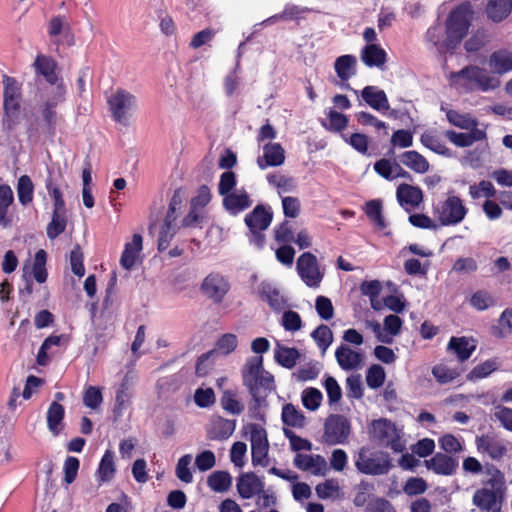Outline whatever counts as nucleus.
<instances>
[{"label": "nucleus", "mask_w": 512, "mask_h": 512, "mask_svg": "<svg viewBox=\"0 0 512 512\" xmlns=\"http://www.w3.org/2000/svg\"><path fill=\"white\" fill-rule=\"evenodd\" d=\"M472 18L473 10L468 2L458 5L449 13L445 22L446 39L443 40L440 53L456 49L467 35Z\"/></svg>", "instance_id": "obj_1"}, {"label": "nucleus", "mask_w": 512, "mask_h": 512, "mask_svg": "<svg viewBox=\"0 0 512 512\" xmlns=\"http://www.w3.org/2000/svg\"><path fill=\"white\" fill-rule=\"evenodd\" d=\"M243 383L248 388L254 401L260 405L264 400V392L274 388L273 376L263 369V357L253 356L246 360L242 369Z\"/></svg>", "instance_id": "obj_2"}, {"label": "nucleus", "mask_w": 512, "mask_h": 512, "mask_svg": "<svg viewBox=\"0 0 512 512\" xmlns=\"http://www.w3.org/2000/svg\"><path fill=\"white\" fill-rule=\"evenodd\" d=\"M450 80L453 84H458L461 80H464L467 85H472L473 88L482 92L495 90L501 84L498 77L476 65H468L460 71L452 72Z\"/></svg>", "instance_id": "obj_3"}, {"label": "nucleus", "mask_w": 512, "mask_h": 512, "mask_svg": "<svg viewBox=\"0 0 512 512\" xmlns=\"http://www.w3.org/2000/svg\"><path fill=\"white\" fill-rule=\"evenodd\" d=\"M370 437L381 446L389 447L394 452H402L405 445L401 440V430L388 419L380 418L371 423Z\"/></svg>", "instance_id": "obj_4"}, {"label": "nucleus", "mask_w": 512, "mask_h": 512, "mask_svg": "<svg viewBox=\"0 0 512 512\" xmlns=\"http://www.w3.org/2000/svg\"><path fill=\"white\" fill-rule=\"evenodd\" d=\"M66 89L63 84L55 86L47 100L40 106V114L44 122L43 133L49 137H54L56 126L61 120L57 113V106L65 101Z\"/></svg>", "instance_id": "obj_5"}, {"label": "nucleus", "mask_w": 512, "mask_h": 512, "mask_svg": "<svg viewBox=\"0 0 512 512\" xmlns=\"http://www.w3.org/2000/svg\"><path fill=\"white\" fill-rule=\"evenodd\" d=\"M357 469L367 475H383L388 473L391 464L387 455L362 447L355 460Z\"/></svg>", "instance_id": "obj_6"}, {"label": "nucleus", "mask_w": 512, "mask_h": 512, "mask_svg": "<svg viewBox=\"0 0 512 512\" xmlns=\"http://www.w3.org/2000/svg\"><path fill=\"white\" fill-rule=\"evenodd\" d=\"M467 214V208L457 196H449L445 201L439 202L434 208V215L443 226L460 223Z\"/></svg>", "instance_id": "obj_7"}, {"label": "nucleus", "mask_w": 512, "mask_h": 512, "mask_svg": "<svg viewBox=\"0 0 512 512\" xmlns=\"http://www.w3.org/2000/svg\"><path fill=\"white\" fill-rule=\"evenodd\" d=\"M108 103L114 120L128 125L132 112L137 109L136 97L124 89H118Z\"/></svg>", "instance_id": "obj_8"}, {"label": "nucleus", "mask_w": 512, "mask_h": 512, "mask_svg": "<svg viewBox=\"0 0 512 512\" xmlns=\"http://www.w3.org/2000/svg\"><path fill=\"white\" fill-rule=\"evenodd\" d=\"M231 289L229 279L219 272L209 273L200 285V291L214 304H220Z\"/></svg>", "instance_id": "obj_9"}, {"label": "nucleus", "mask_w": 512, "mask_h": 512, "mask_svg": "<svg viewBox=\"0 0 512 512\" xmlns=\"http://www.w3.org/2000/svg\"><path fill=\"white\" fill-rule=\"evenodd\" d=\"M297 272L302 281L310 288H317L323 280L324 272L320 270L315 255L305 252L297 260Z\"/></svg>", "instance_id": "obj_10"}, {"label": "nucleus", "mask_w": 512, "mask_h": 512, "mask_svg": "<svg viewBox=\"0 0 512 512\" xmlns=\"http://www.w3.org/2000/svg\"><path fill=\"white\" fill-rule=\"evenodd\" d=\"M250 442L253 466L269 465V443L266 430L258 424H250Z\"/></svg>", "instance_id": "obj_11"}, {"label": "nucleus", "mask_w": 512, "mask_h": 512, "mask_svg": "<svg viewBox=\"0 0 512 512\" xmlns=\"http://www.w3.org/2000/svg\"><path fill=\"white\" fill-rule=\"evenodd\" d=\"M350 434V423L343 415H330L324 424L323 439L329 445L342 444Z\"/></svg>", "instance_id": "obj_12"}, {"label": "nucleus", "mask_w": 512, "mask_h": 512, "mask_svg": "<svg viewBox=\"0 0 512 512\" xmlns=\"http://www.w3.org/2000/svg\"><path fill=\"white\" fill-rule=\"evenodd\" d=\"M425 466L435 474L451 476L456 473L459 460L444 453H436L429 460H425Z\"/></svg>", "instance_id": "obj_13"}, {"label": "nucleus", "mask_w": 512, "mask_h": 512, "mask_svg": "<svg viewBox=\"0 0 512 512\" xmlns=\"http://www.w3.org/2000/svg\"><path fill=\"white\" fill-rule=\"evenodd\" d=\"M293 464L299 470L310 472L316 476H323L327 471V462L321 455L299 453L295 456Z\"/></svg>", "instance_id": "obj_14"}, {"label": "nucleus", "mask_w": 512, "mask_h": 512, "mask_svg": "<svg viewBox=\"0 0 512 512\" xmlns=\"http://www.w3.org/2000/svg\"><path fill=\"white\" fill-rule=\"evenodd\" d=\"M396 197L399 204L409 212L423 201V192L418 186L402 183L397 188Z\"/></svg>", "instance_id": "obj_15"}, {"label": "nucleus", "mask_w": 512, "mask_h": 512, "mask_svg": "<svg viewBox=\"0 0 512 512\" xmlns=\"http://www.w3.org/2000/svg\"><path fill=\"white\" fill-rule=\"evenodd\" d=\"M236 486L242 498L250 499L263 492L264 482L255 473L247 472L238 477Z\"/></svg>", "instance_id": "obj_16"}, {"label": "nucleus", "mask_w": 512, "mask_h": 512, "mask_svg": "<svg viewBox=\"0 0 512 512\" xmlns=\"http://www.w3.org/2000/svg\"><path fill=\"white\" fill-rule=\"evenodd\" d=\"M285 151L279 143H267L263 146V156L257 158L261 170L267 167H277L284 163Z\"/></svg>", "instance_id": "obj_17"}, {"label": "nucleus", "mask_w": 512, "mask_h": 512, "mask_svg": "<svg viewBox=\"0 0 512 512\" xmlns=\"http://www.w3.org/2000/svg\"><path fill=\"white\" fill-rule=\"evenodd\" d=\"M235 428L236 420L214 417L207 429V437L210 440H226L234 433Z\"/></svg>", "instance_id": "obj_18"}, {"label": "nucleus", "mask_w": 512, "mask_h": 512, "mask_svg": "<svg viewBox=\"0 0 512 512\" xmlns=\"http://www.w3.org/2000/svg\"><path fill=\"white\" fill-rule=\"evenodd\" d=\"M472 502L479 509L487 512H500L501 510V503L498 500L497 492L493 489H478L473 495Z\"/></svg>", "instance_id": "obj_19"}, {"label": "nucleus", "mask_w": 512, "mask_h": 512, "mask_svg": "<svg viewBox=\"0 0 512 512\" xmlns=\"http://www.w3.org/2000/svg\"><path fill=\"white\" fill-rule=\"evenodd\" d=\"M335 358L338 365L346 371L357 369L363 361L362 353L351 349L345 344H341L336 349Z\"/></svg>", "instance_id": "obj_20"}, {"label": "nucleus", "mask_w": 512, "mask_h": 512, "mask_svg": "<svg viewBox=\"0 0 512 512\" xmlns=\"http://www.w3.org/2000/svg\"><path fill=\"white\" fill-rule=\"evenodd\" d=\"M477 449L487 453L493 460H500L507 452L503 441L489 435H482L476 438Z\"/></svg>", "instance_id": "obj_21"}, {"label": "nucleus", "mask_w": 512, "mask_h": 512, "mask_svg": "<svg viewBox=\"0 0 512 512\" xmlns=\"http://www.w3.org/2000/svg\"><path fill=\"white\" fill-rule=\"evenodd\" d=\"M488 65L498 75L512 71V51L508 49L494 51L488 58Z\"/></svg>", "instance_id": "obj_22"}, {"label": "nucleus", "mask_w": 512, "mask_h": 512, "mask_svg": "<svg viewBox=\"0 0 512 512\" xmlns=\"http://www.w3.org/2000/svg\"><path fill=\"white\" fill-rule=\"evenodd\" d=\"M398 159L401 164L418 174H425L430 169L427 159L415 150L403 152Z\"/></svg>", "instance_id": "obj_23"}, {"label": "nucleus", "mask_w": 512, "mask_h": 512, "mask_svg": "<svg viewBox=\"0 0 512 512\" xmlns=\"http://www.w3.org/2000/svg\"><path fill=\"white\" fill-rule=\"evenodd\" d=\"M475 349V341L467 337H451L447 345V350L454 352L460 362L468 360Z\"/></svg>", "instance_id": "obj_24"}, {"label": "nucleus", "mask_w": 512, "mask_h": 512, "mask_svg": "<svg viewBox=\"0 0 512 512\" xmlns=\"http://www.w3.org/2000/svg\"><path fill=\"white\" fill-rule=\"evenodd\" d=\"M271 221L272 213L267 211L262 205H257L254 210L245 217V223L250 231L266 230Z\"/></svg>", "instance_id": "obj_25"}, {"label": "nucleus", "mask_w": 512, "mask_h": 512, "mask_svg": "<svg viewBox=\"0 0 512 512\" xmlns=\"http://www.w3.org/2000/svg\"><path fill=\"white\" fill-rule=\"evenodd\" d=\"M361 96L371 108L377 111L388 110L390 107L385 92L375 86H366Z\"/></svg>", "instance_id": "obj_26"}, {"label": "nucleus", "mask_w": 512, "mask_h": 512, "mask_svg": "<svg viewBox=\"0 0 512 512\" xmlns=\"http://www.w3.org/2000/svg\"><path fill=\"white\" fill-rule=\"evenodd\" d=\"M34 67L38 74H41L51 85L63 84L58 83V76L55 73L56 62L45 55H38L34 61Z\"/></svg>", "instance_id": "obj_27"}, {"label": "nucleus", "mask_w": 512, "mask_h": 512, "mask_svg": "<svg viewBox=\"0 0 512 512\" xmlns=\"http://www.w3.org/2000/svg\"><path fill=\"white\" fill-rule=\"evenodd\" d=\"M64 407L56 401H53L47 411L46 420L49 431L57 436L62 431L64 424Z\"/></svg>", "instance_id": "obj_28"}, {"label": "nucleus", "mask_w": 512, "mask_h": 512, "mask_svg": "<svg viewBox=\"0 0 512 512\" xmlns=\"http://www.w3.org/2000/svg\"><path fill=\"white\" fill-rule=\"evenodd\" d=\"M252 201L245 191L232 192L223 199V205L231 214H237L248 207Z\"/></svg>", "instance_id": "obj_29"}, {"label": "nucleus", "mask_w": 512, "mask_h": 512, "mask_svg": "<svg viewBox=\"0 0 512 512\" xmlns=\"http://www.w3.org/2000/svg\"><path fill=\"white\" fill-rule=\"evenodd\" d=\"M142 250V236L134 234L131 243H126L120 258V264L126 270L131 269L136 261L137 254Z\"/></svg>", "instance_id": "obj_30"}, {"label": "nucleus", "mask_w": 512, "mask_h": 512, "mask_svg": "<svg viewBox=\"0 0 512 512\" xmlns=\"http://www.w3.org/2000/svg\"><path fill=\"white\" fill-rule=\"evenodd\" d=\"M132 382L128 374H126L116 392L114 413L120 416L124 409L130 404Z\"/></svg>", "instance_id": "obj_31"}, {"label": "nucleus", "mask_w": 512, "mask_h": 512, "mask_svg": "<svg viewBox=\"0 0 512 512\" xmlns=\"http://www.w3.org/2000/svg\"><path fill=\"white\" fill-rule=\"evenodd\" d=\"M361 60L368 67H382L386 62V52L379 45L368 44L362 50Z\"/></svg>", "instance_id": "obj_32"}, {"label": "nucleus", "mask_w": 512, "mask_h": 512, "mask_svg": "<svg viewBox=\"0 0 512 512\" xmlns=\"http://www.w3.org/2000/svg\"><path fill=\"white\" fill-rule=\"evenodd\" d=\"M356 57L353 55H342L334 63L337 76L341 81L346 82L356 72Z\"/></svg>", "instance_id": "obj_33"}, {"label": "nucleus", "mask_w": 512, "mask_h": 512, "mask_svg": "<svg viewBox=\"0 0 512 512\" xmlns=\"http://www.w3.org/2000/svg\"><path fill=\"white\" fill-rule=\"evenodd\" d=\"M512 10V0H489L486 12L494 22H500L506 18Z\"/></svg>", "instance_id": "obj_34"}, {"label": "nucleus", "mask_w": 512, "mask_h": 512, "mask_svg": "<svg viewBox=\"0 0 512 512\" xmlns=\"http://www.w3.org/2000/svg\"><path fill=\"white\" fill-rule=\"evenodd\" d=\"M207 485L211 490L223 493L230 489L232 477L227 471H215L208 476Z\"/></svg>", "instance_id": "obj_35"}, {"label": "nucleus", "mask_w": 512, "mask_h": 512, "mask_svg": "<svg viewBox=\"0 0 512 512\" xmlns=\"http://www.w3.org/2000/svg\"><path fill=\"white\" fill-rule=\"evenodd\" d=\"M282 421L285 425L301 428L305 424V416L293 404H285L282 408Z\"/></svg>", "instance_id": "obj_36"}, {"label": "nucleus", "mask_w": 512, "mask_h": 512, "mask_svg": "<svg viewBox=\"0 0 512 512\" xmlns=\"http://www.w3.org/2000/svg\"><path fill=\"white\" fill-rule=\"evenodd\" d=\"M420 141L426 148L437 154L446 157L452 156L451 150L446 147L445 143L437 135H434L430 132H425L421 135Z\"/></svg>", "instance_id": "obj_37"}, {"label": "nucleus", "mask_w": 512, "mask_h": 512, "mask_svg": "<svg viewBox=\"0 0 512 512\" xmlns=\"http://www.w3.org/2000/svg\"><path fill=\"white\" fill-rule=\"evenodd\" d=\"M67 226L66 212L53 211L50 223L47 225L46 234L51 240L62 234Z\"/></svg>", "instance_id": "obj_38"}, {"label": "nucleus", "mask_w": 512, "mask_h": 512, "mask_svg": "<svg viewBox=\"0 0 512 512\" xmlns=\"http://www.w3.org/2000/svg\"><path fill=\"white\" fill-rule=\"evenodd\" d=\"M300 353L296 348L278 346L275 351L276 361L285 368L291 369L296 365Z\"/></svg>", "instance_id": "obj_39"}, {"label": "nucleus", "mask_w": 512, "mask_h": 512, "mask_svg": "<svg viewBox=\"0 0 512 512\" xmlns=\"http://www.w3.org/2000/svg\"><path fill=\"white\" fill-rule=\"evenodd\" d=\"M311 337L316 342L322 354H325L331 343L333 342L332 330L324 324L319 325L312 333Z\"/></svg>", "instance_id": "obj_40"}, {"label": "nucleus", "mask_w": 512, "mask_h": 512, "mask_svg": "<svg viewBox=\"0 0 512 512\" xmlns=\"http://www.w3.org/2000/svg\"><path fill=\"white\" fill-rule=\"evenodd\" d=\"M98 476L102 482L110 481L115 473V465H114V454L111 450H107L99 464L98 468Z\"/></svg>", "instance_id": "obj_41"}, {"label": "nucleus", "mask_w": 512, "mask_h": 512, "mask_svg": "<svg viewBox=\"0 0 512 512\" xmlns=\"http://www.w3.org/2000/svg\"><path fill=\"white\" fill-rule=\"evenodd\" d=\"M13 192L8 185L0 186V225L7 227L10 220L6 217L9 206L13 202Z\"/></svg>", "instance_id": "obj_42"}, {"label": "nucleus", "mask_w": 512, "mask_h": 512, "mask_svg": "<svg viewBox=\"0 0 512 512\" xmlns=\"http://www.w3.org/2000/svg\"><path fill=\"white\" fill-rule=\"evenodd\" d=\"M34 185L28 175H22L18 179L17 195L22 205H27L33 200Z\"/></svg>", "instance_id": "obj_43"}, {"label": "nucleus", "mask_w": 512, "mask_h": 512, "mask_svg": "<svg viewBox=\"0 0 512 512\" xmlns=\"http://www.w3.org/2000/svg\"><path fill=\"white\" fill-rule=\"evenodd\" d=\"M46 260V251L43 249L38 250L35 254L32 272L34 279L40 284L47 280Z\"/></svg>", "instance_id": "obj_44"}, {"label": "nucleus", "mask_w": 512, "mask_h": 512, "mask_svg": "<svg viewBox=\"0 0 512 512\" xmlns=\"http://www.w3.org/2000/svg\"><path fill=\"white\" fill-rule=\"evenodd\" d=\"M309 9L306 7H300L297 5H286L282 13L273 15L263 21V24L272 23L277 20H292L299 19L302 14L308 12Z\"/></svg>", "instance_id": "obj_45"}, {"label": "nucleus", "mask_w": 512, "mask_h": 512, "mask_svg": "<svg viewBox=\"0 0 512 512\" xmlns=\"http://www.w3.org/2000/svg\"><path fill=\"white\" fill-rule=\"evenodd\" d=\"M365 212L367 217L379 228L384 229L386 227L383 215H382V202L378 199L370 200L366 203Z\"/></svg>", "instance_id": "obj_46"}, {"label": "nucleus", "mask_w": 512, "mask_h": 512, "mask_svg": "<svg viewBox=\"0 0 512 512\" xmlns=\"http://www.w3.org/2000/svg\"><path fill=\"white\" fill-rule=\"evenodd\" d=\"M220 401L222 408L230 414L239 415L244 410V405L236 399V394L231 390L224 391Z\"/></svg>", "instance_id": "obj_47"}, {"label": "nucleus", "mask_w": 512, "mask_h": 512, "mask_svg": "<svg viewBox=\"0 0 512 512\" xmlns=\"http://www.w3.org/2000/svg\"><path fill=\"white\" fill-rule=\"evenodd\" d=\"M470 304L476 310L484 311L490 307H493L496 304V302L489 292L484 290H478L471 296Z\"/></svg>", "instance_id": "obj_48"}, {"label": "nucleus", "mask_w": 512, "mask_h": 512, "mask_svg": "<svg viewBox=\"0 0 512 512\" xmlns=\"http://www.w3.org/2000/svg\"><path fill=\"white\" fill-rule=\"evenodd\" d=\"M498 369V362L496 359H489L485 362L475 366L468 374L469 380H478L487 377L492 372Z\"/></svg>", "instance_id": "obj_49"}, {"label": "nucleus", "mask_w": 512, "mask_h": 512, "mask_svg": "<svg viewBox=\"0 0 512 512\" xmlns=\"http://www.w3.org/2000/svg\"><path fill=\"white\" fill-rule=\"evenodd\" d=\"M489 42V36L483 29H478L472 36L465 42L464 47L468 53L479 51Z\"/></svg>", "instance_id": "obj_50"}, {"label": "nucleus", "mask_w": 512, "mask_h": 512, "mask_svg": "<svg viewBox=\"0 0 512 512\" xmlns=\"http://www.w3.org/2000/svg\"><path fill=\"white\" fill-rule=\"evenodd\" d=\"M322 399L321 391L316 388H307L302 392L303 406L310 411L317 410L321 405Z\"/></svg>", "instance_id": "obj_51"}, {"label": "nucleus", "mask_w": 512, "mask_h": 512, "mask_svg": "<svg viewBox=\"0 0 512 512\" xmlns=\"http://www.w3.org/2000/svg\"><path fill=\"white\" fill-rule=\"evenodd\" d=\"M432 374L439 383L445 384L459 377L460 371L445 364H439L432 369Z\"/></svg>", "instance_id": "obj_52"}, {"label": "nucleus", "mask_w": 512, "mask_h": 512, "mask_svg": "<svg viewBox=\"0 0 512 512\" xmlns=\"http://www.w3.org/2000/svg\"><path fill=\"white\" fill-rule=\"evenodd\" d=\"M448 121L461 129H470L477 126V121L475 119H472L468 115H463L458 113L455 110H449L446 114Z\"/></svg>", "instance_id": "obj_53"}, {"label": "nucleus", "mask_w": 512, "mask_h": 512, "mask_svg": "<svg viewBox=\"0 0 512 512\" xmlns=\"http://www.w3.org/2000/svg\"><path fill=\"white\" fill-rule=\"evenodd\" d=\"M191 461L192 456L190 454H186L178 460L176 465L177 478L187 484L193 481V475L189 468Z\"/></svg>", "instance_id": "obj_54"}, {"label": "nucleus", "mask_w": 512, "mask_h": 512, "mask_svg": "<svg viewBox=\"0 0 512 512\" xmlns=\"http://www.w3.org/2000/svg\"><path fill=\"white\" fill-rule=\"evenodd\" d=\"M176 231H177L176 224L164 222V224L161 227V230L159 232V237H158V250L159 251H164L169 247L170 241L175 236Z\"/></svg>", "instance_id": "obj_55"}, {"label": "nucleus", "mask_w": 512, "mask_h": 512, "mask_svg": "<svg viewBox=\"0 0 512 512\" xmlns=\"http://www.w3.org/2000/svg\"><path fill=\"white\" fill-rule=\"evenodd\" d=\"M385 381V371L382 366L372 365L366 375V382L370 388L376 389L383 385Z\"/></svg>", "instance_id": "obj_56"}, {"label": "nucleus", "mask_w": 512, "mask_h": 512, "mask_svg": "<svg viewBox=\"0 0 512 512\" xmlns=\"http://www.w3.org/2000/svg\"><path fill=\"white\" fill-rule=\"evenodd\" d=\"M315 309L322 320L328 321L334 316V307L326 296H318L315 301Z\"/></svg>", "instance_id": "obj_57"}, {"label": "nucleus", "mask_w": 512, "mask_h": 512, "mask_svg": "<svg viewBox=\"0 0 512 512\" xmlns=\"http://www.w3.org/2000/svg\"><path fill=\"white\" fill-rule=\"evenodd\" d=\"M316 494L321 499L335 498L339 492V485L337 481L328 479L320 483L315 488Z\"/></svg>", "instance_id": "obj_58"}, {"label": "nucleus", "mask_w": 512, "mask_h": 512, "mask_svg": "<svg viewBox=\"0 0 512 512\" xmlns=\"http://www.w3.org/2000/svg\"><path fill=\"white\" fill-rule=\"evenodd\" d=\"M469 193L473 199L480 198L481 196L492 198L496 195V190L490 181L482 180L478 185L470 186Z\"/></svg>", "instance_id": "obj_59"}, {"label": "nucleus", "mask_w": 512, "mask_h": 512, "mask_svg": "<svg viewBox=\"0 0 512 512\" xmlns=\"http://www.w3.org/2000/svg\"><path fill=\"white\" fill-rule=\"evenodd\" d=\"M324 387L328 396V402L330 405L338 403L342 398L341 388L332 376H327L324 382Z\"/></svg>", "instance_id": "obj_60"}, {"label": "nucleus", "mask_w": 512, "mask_h": 512, "mask_svg": "<svg viewBox=\"0 0 512 512\" xmlns=\"http://www.w3.org/2000/svg\"><path fill=\"white\" fill-rule=\"evenodd\" d=\"M194 401L195 404L200 408L210 407L216 401L215 393L212 388H198L194 393Z\"/></svg>", "instance_id": "obj_61"}, {"label": "nucleus", "mask_w": 512, "mask_h": 512, "mask_svg": "<svg viewBox=\"0 0 512 512\" xmlns=\"http://www.w3.org/2000/svg\"><path fill=\"white\" fill-rule=\"evenodd\" d=\"M427 490V483L423 478L411 477L403 486L406 495L413 496L424 493Z\"/></svg>", "instance_id": "obj_62"}, {"label": "nucleus", "mask_w": 512, "mask_h": 512, "mask_svg": "<svg viewBox=\"0 0 512 512\" xmlns=\"http://www.w3.org/2000/svg\"><path fill=\"white\" fill-rule=\"evenodd\" d=\"M236 186V175L232 171H226L220 176L218 192L222 196L229 195Z\"/></svg>", "instance_id": "obj_63"}, {"label": "nucleus", "mask_w": 512, "mask_h": 512, "mask_svg": "<svg viewBox=\"0 0 512 512\" xmlns=\"http://www.w3.org/2000/svg\"><path fill=\"white\" fill-rule=\"evenodd\" d=\"M215 464V455L210 450L202 451L195 458V466L202 472L212 469Z\"/></svg>", "instance_id": "obj_64"}]
</instances>
